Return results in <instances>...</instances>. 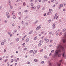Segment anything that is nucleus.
Here are the masks:
<instances>
[{
  "mask_svg": "<svg viewBox=\"0 0 66 66\" xmlns=\"http://www.w3.org/2000/svg\"><path fill=\"white\" fill-rule=\"evenodd\" d=\"M44 63V61H42V62H41V63L42 64H43Z\"/></svg>",
  "mask_w": 66,
  "mask_h": 66,
  "instance_id": "obj_30",
  "label": "nucleus"
},
{
  "mask_svg": "<svg viewBox=\"0 0 66 66\" xmlns=\"http://www.w3.org/2000/svg\"><path fill=\"white\" fill-rule=\"evenodd\" d=\"M55 18H56V19H57V18H58V16H55Z\"/></svg>",
  "mask_w": 66,
  "mask_h": 66,
  "instance_id": "obj_33",
  "label": "nucleus"
},
{
  "mask_svg": "<svg viewBox=\"0 0 66 66\" xmlns=\"http://www.w3.org/2000/svg\"><path fill=\"white\" fill-rule=\"evenodd\" d=\"M7 60H8V59H7L5 60V61H4L5 62H6V61Z\"/></svg>",
  "mask_w": 66,
  "mask_h": 66,
  "instance_id": "obj_41",
  "label": "nucleus"
},
{
  "mask_svg": "<svg viewBox=\"0 0 66 66\" xmlns=\"http://www.w3.org/2000/svg\"><path fill=\"white\" fill-rule=\"evenodd\" d=\"M37 52V50H34V54H35Z\"/></svg>",
  "mask_w": 66,
  "mask_h": 66,
  "instance_id": "obj_7",
  "label": "nucleus"
},
{
  "mask_svg": "<svg viewBox=\"0 0 66 66\" xmlns=\"http://www.w3.org/2000/svg\"><path fill=\"white\" fill-rule=\"evenodd\" d=\"M58 66H60L61 65V63H59V62H58L57 63Z\"/></svg>",
  "mask_w": 66,
  "mask_h": 66,
  "instance_id": "obj_6",
  "label": "nucleus"
},
{
  "mask_svg": "<svg viewBox=\"0 0 66 66\" xmlns=\"http://www.w3.org/2000/svg\"><path fill=\"white\" fill-rule=\"evenodd\" d=\"M14 25H15L14 24H12V26H14Z\"/></svg>",
  "mask_w": 66,
  "mask_h": 66,
  "instance_id": "obj_59",
  "label": "nucleus"
},
{
  "mask_svg": "<svg viewBox=\"0 0 66 66\" xmlns=\"http://www.w3.org/2000/svg\"><path fill=\"white\" fill-rule=\"evenodd\" d=\"M37 39V37H35L34 38V40H36Z\"/></svg>",
  "mask_w": 66,
  "mask_h": 66,
  "instance_id": "obj_13",
  "label": "nucleus"
},
{
  "mask_svg": "<svg viewBox=\"0 0 66 66\" xmlns=\"http://www.w3.org/2000/svg\"><path fill=\"white\" fill-rule=\"evenodd\" d=\"M17 31V30H15L14 32H16Z\"/></svg>",
  "mask_w": 66,
  "mask_h": 66,
  "instance_id": "obj_42",
  "label": "nucleus"
},
{
  "mask_svg": "<svg viewBox=\"0 0 66 66\" xmlns=\"http://www.w3.org/2000/svg\"><path fill=\"white\" fill-rule=\"evenodd\" d=\"M9 14V12H7V13H6V16H7V15H8Z\"/></svg>",
  "mask_w": 66,
  "mask_h": 66,
  "instance_id": "obj_12",
  "label": "nucleus"
},
{
  "mask_svg": "<svg viewBox=\"0 0 66 66\" xmlns=\"http://www.w3.org/2000/svg\"><path fill=\"white\" fill-rule=\"evenodd\" d=\"M33 52V50H30V53H32V52Z\"/></svg>",
  "mask_w": 66,
  "mask_h": 66,
  "instance_id": "obj_20",
  "label": "nucleus"
},
{
  "mask_svg": "<svg viewBox=\"0 0 66 66\" xmlns=\"http://www.w3.org/2000/svg\"><path fill=\"white\" fill-rule=\"evenodd\" d=\"M14 60L13 59H12L11 60V63H12L13 62Z\"/></svg>",
  "mask_w": 66,
  "mask_h": 66,
  "instance_id": "obj_26",
  "label": "nucleus"
},
{
  "mask_svg": "<svg viewBox=\"0 0 66 66\" xmlns=\"http://www.w3.org/2000/svg\"><path fill=\"white\" fill-rule=\"evenodd\" d=\"M38 1V0H36L35 1V2H37Z\"/></svg>",
  "mask_w": 66,
  "mask_h": 66,
  "instance_id": "obj_51",
  "label": "nucleus"
},
{
  "mask_svg": "<svg viewBox=\"0 0 66 66\" xmlns=\"http://www.w3.org/2000/svg\"><path fill=\"white\" fill-rule=\"evenodd\" d=\"M27 57H28V56H25V58H27Z\"/></svg>",
  "mask_w": 66,
  "mask_h": 66,
  "instance_id": "obj_50",
  "label": "nucleus"
},
{
  "mask_svg": "<svg viewBox=\"0 0 66 66\" xmlns=\"http://www.w3.org/2000/svg\"><path fill=\"white\" fill-rule=\"evenodd\" d=\"M17 60L18 61L19 60V58H17Z\"/></svg>",
  "mask_w": 66,
  "mask_h": 66,
  "instance_id": "obj_47",
  "label": "nucleus"
},
{
  "mask_svg": "<svg viewBox=\"0 0 66 66\" xmlns=\"http://www.w3.org/2000/svg\"><path fill=\"white\" fill-rule=\"evenodd\" d=\"M55 24H53V25H52V26H53V27L52 28H53V29H54L55 28Z\"/></svg>",
  "mask_w": 66,
  "mask_h": 66,
  "instance_id": "obj_5",
  "label": "nucleus"
},
{
  "mask_svg": "<svg viewBox=\"0 0 66 66\" xmlns=\"http://www.w3.org/2000/svg\"><path fill=\"white\" fill-rule=\"evenodd\" d=\"M39 29V28H38V27H37V28H36V30H38V29Z\"/></svg>",
  "mask_w": 66,
  "mask_h": 66,
  "instance_id": "obj_22",
  "label": "nucleus"
},
{
  "mask_svg": "<svg viewBox=\"0 0 66 66\" xmlns=\"http://www.w3.org/2000/svg\"><path fill=\"white\" fill-rule=\"evenodd\" d=\"M64 39L63 40V42L64 43H65L66 42V32L65 33V35H64Z\"/></svg>",
  "mask_w": 66,
  "mask_h": 66,
  "instance_id": "obj_2",
  "label": "nucleus"
},
{
  "mask_svg": "<svg viewBox=\"0 0 66 66\" xmlns=\"http://www.w3.org/2000/svg\"><path fill=\"white\" fill-rule=\"evenodd\" d=\"M54 51V50H52V51H51V53H53Z\"/></svg>",
  "mask_w": 66,
  "mask_h": 66,
  "instance_id": "obj_31",
  "label": "nucleus"
},
{
  "mask_svg": "<svg viewBox=\"0 0 66 66\" xmlns=\"http://www.w3.org/2000/svg\"><path fill=\"white\" fill-rule=\"evenodd\" d=\"M12 18H13V19H15L16 17L15 15H13L12 17Z\"/></svg>",
  "mask_w": 66,
  "mask_h": 66,
  "instance_id": "obj_15",
  "label": "nucleus"
},
{
  "mask_svg": "<svg viewBox=\"0 0 66 66\" xmlns=\"http://www.w3.org/2000/svg\"><path fill=\"white\" fill-rule=\"evenodd\" d=\"M58 35H59L58 33H57L56 35L58 36Z\"/></svg>",
  "mask_w": 66,
  "mask_h": 66,
  "instance_id": "obj_57",
  "label": "nucleus"
},
{
  "mask_svg": "<svg viewBox=\"0 0 66 66\" xmlns=\"http://www.w3.org/2000/svg\"><path fill=\"white\" fill-rule=\"evenodd\" d=\"M25 37H23V38H22V39H24V38H25Z\"/></svg>",
  "mask_w": 66,
  "mask_h": 66,
  "instance_id": "obj_52",
  "label": "nucleus"
},
{
  "mask_svg": "<svg viewBox=\"0 0 66 66\" xmlns=\"http://www.w3.org/2000/svg\"><path fill=\"white\" fill-rule=\"evenodd\" d=\"M43 50H42V49L40 51V52H43Z\"/></svg>",
  "mask_w": 66,
  "mask_h": 66,
  "instance_id": "obj_32",
  "label": "nucleus"
},
{
  "mask_svg": "<svg viewBox=\"0 0 66 66\" xmlns=\"http://www.w3.org/2000/svg\"><path fill=\"white\" fill-rule=\"evenodd\" d=\"M46 13H45L44 14V16H46Z\"/></svg>",
  "mask_w": 66,
  "mask_h": 66,
  "instance_id": "obj_60",
  "label": "nucleus"
},
{
  "mask_svg": "<svg viewBox=\"0 0 66 66\" xmlns=\"http://www.w3.org/2000/svg\"><path fill=\"white\" fill-rule=\"evenodd\" d=\"M39 2H41V1H40V0H39Z\"/></svg>",
  "mask_w": 66,
  "mask_h": 66,
  "instance_id": "obj_58",
  "label": "nucleus"
},
{
  "mask_svg": "<svg viewBox=\"0 0 66 66\" xmlns=\"http://www.w3.org/2000/svg\"><path fill=\"white\" fill-rule=\"evenodd\" d=\"M32 31H31L30 32H29V34H31V33H32Z\"/></svg>",
  "mask_w": 66,
  "mask_h": 66,
  "instance_id": "obj_18",
  "label": "nucleus"
},
{
  "mask_svg": "<svg viewBox=\"0 0 66 66\" xmlns=\"http://www.w3.org/2000/svg\"><path fill=\"white\" fill-rule=\"evenodd\" d=\"M17 64V63H15V66H16V65Z\"/></svg>",
  "mask_w": 66,
  "mask_h": 66,
  "instance_id": "obj_38",
  "label": "nucleus"
},
{
  "mask_svg": "<svg viewBox=\"0 0 66 66\" xmlns=\"http://www.w3.org/2000/svg\"><path fill=\"white\" fill-rule=\"evenodd\" d=\"M64 53H62V56H63V57H64Z\"/></svg>",
  "mask_w": 66,
  "mask_h": 66,
  "instance_id": "obj_8",
  "label": "nucleus"
},
{
  "mask_svg": "<svg viewBox=\"0 0 66 66\" xmlns=\"http://www.w3.org/2000/svg\"><path fill=\"white\" fill-rule=\"evenodd\" d=\"M42 45V44L41 43H39L38 44V46H40Z\"/></svg>",
  "mask_w": 66,
  "mask_h": 66,
  "instance_id": "obj_14",
  "label": "nucleus"
},
{
  "mask_svg": "<svg viewBox=\"0 0 66 66\" xmlns=\"http://www.w3.org/2000/svg\"><path fill=\"white\" fill-rule=\"evenodd\" d=\"M39 43H43V41L41 40H40L39 41Z\"/></svg>",
  "mask_w": 66,
  "mask_h": 66,
  "instance_id": "obj_17",
  "label": "nucleus"
},
{
  "mask_svg": "<svg viewBox=\"0 0 66 66\" xmlns=\"http://www.w3.org/2000/svg\"><path fill=\"white\" fill-rule=\"evenodd\" d=\"M57 14H56L55 15V16H57Z\"/></svg>",
  "mask_w": 66,
  "mask_h": 66,
  "instance_id": "obj_61",
  "label": "nucleus"
},
{
  "mask_svg": "<svg viewBox=\"0 0 66 66\" xmlns=\"http://www.w3.org/2000/svg\"><path fill=\"white\" fill-rule=\"evenodd\" d=\"M66 30V29H63V31L64 32H65Z\"/></svg>",
  "mask_w": 66,
  "mask_h": 66,
  "instance_id": "obj_24",
  "label": "nucleus"
},
{
  "mask_svg": "<svg viewBox=\"0 0 66 66\" xmlns=\"http://www.w3.org/2000/svg\"><path fill=\"white\" fill-rule=\"evenodd\" d=\"M38 28L40 29L41 28V26H39V27H38Z\"/></svg>",
  "mask_w": 66,
  "mask_h": 66,
  "instance_id": "obj_19",
  "label": "nucleus"
},
{
  "mask_svg": "<svg viewBox=\"0 0 66 66\" xmlns=\"http://www.w3.org/2000/svg\"><path fill=\"white\" fill-rule=\"evenodd\" d=\"M24 12H27V10H25L24 11Z\"/></svg>",
  "mask_w": 66,
  "mask_h": 66,
  "instance_id": "obj_49",
  "label": "nucleus"
},
{
  "mask_svg": "<svg viewBox=\"0 0 66 66\" xmlns=\"http://www.w3.org/2000/svg\"><path fill=\"white\" fill-rule=\"evenodd\" d=\"M23 5L24 6H25L26 5V3L25 2H23Z\"/></svg>",
  "mask_w": 66,
  "mask_h": 66,
  "instance_id": "obj_10",
  "label": "nucleus"
},
{
  "mask_svg": "<svg viewBox=\"0 0 66 66\" xmlns=\"http://www.w3.org/2000/svg\"><path fill=\"white\" fill-rule=\"evenodd\" d=\"M62 60H60V61H59V62H60H60H62Z\"/></svg>",
  "mask_w": 66,
  "mask_h": 66,
  "instance_id": "obj_34",
  "label": "nucleus"
},
{
  "mask_svg": "<svg viewBox=\"0 0 66 66\" xmlns=\"http://www.w3.org/2000/svg\"><path fill=\"white\" fill-rule=\"evenodd\" d=\"M8 57V56H6V58H7Z\"/></svg>",
  "mask_w": 66,
  "mask_h": 66,
  "instance_id": "obj_62",
  "label": "nucleus"
},
{
  "mask_svg": "<svg viewBox=\"0 0 66 66\" xmlns=\"http://www.w3.org/2000/svg\"><path fill=\"white\" fill-rule=\"evenodd\" d=\"M25 44V43H23L22 44V46H24Z\"/></svg>",
  "mask_w": 66,
  "mask_h": 66,
  "instance_id": "obj_28",
  "label": "nucleus"
},
{
  "mask_svg": "<svg viewBox=\"0 0 66 66\" xmlns=\"http://www.w3.org/2000/svg\"><path fill=\"white\" fill-rule=\"evenodd\" d=\"M35 8H36V7L35 6V7H31V9H35Z\"/></svg>",
  "mask_w": 66,
  "mask_h": 66,
  "instance_id": "obj_11",
  "label": "nucleus"
},
{
  "mask_svg": "<svg viewBox=\"0 0 66 66\" xmlns=\"http://www.w3.org/2000/svg\"><path fill=\"white\" fill-rule=\"evenodd\" d=\"M33 1V0H31L30 2H32Z\"/></svg>",
  "mask_w": 66,
  "mask_h": 66,
  "instance_id": "obj_64",
  "label": "nucleus"
},
{
  "mask_svg": "<svg viewBox=\"0 0 66 66\" xmlns=\"http://www.w3.org/2000/svg\"><path fill=\"white\" fill-rule=\"evenodd\" d=\"M57 48L58 50H57L56 51L55 53L54 54V56L55 57H57V56L58 57H60L61 56V54H59V52H61L60 49L61 48L62 50L63 51H64V48L61 45V44L59 45L57 47Z\"/></svg>",
  "mask_w": 66,
  "mask_h": 66,
  "instance_id": "obj_1",
  "label": "nucleus"
},
{
  "mask_svg": "<svg viewBox=\"0 0 66 66\" xmlns=\"http://www.w3.org/2000/svg\"><path fill=\"white\" fill-rule=\"evenodd\" d=\"M19 38H17V39H16V41L17 42H18L19 41Z\"/></svg>",
  "mask_w": 66,
  "mask_h": 66,
  "instance_id": "obj_16",
  "label": "nucleus"
},
{
  "mask_svg": "<svg viewBox=\"0 0 66 66\" xmlns=\"http://www.w3.org/2000/svg\"><path fill=\"white\" fill-rule=\"evenodd\" d=\"M29 41V38H27V39L26 40V42H28V41Z\"/></svg>",
  "mask_w": 66,
  "mask_h": 66,
  "instance_id": "obj_9",
  "label": "nucleus"
},
{
  "mask_svg": "<svg viewBox=\"0 0 66 66\" xmlns=\"http://www.w3.org/2000/svg\"><path fill=\"white\" fill-rule=\"evenodd\" d=\"M33 3H31V6H33Z\"/></svg>",
  "mask_w": 66,
  "mask_h": 66,
  "instance_id": "obj_35",
  "label": "nucleus"
},
{
  "mask_svg": "<svg viewBox=\"0 0 66 66\" xmlns=\"http://www.w3.org/2000/svg\"><path fill=\"white\" fill-rule=\"evenodd\" d=\"M14 61H15V62H17V60H16L15 59Z\"/></svg>",
  "mask_w": 66,
  "mask_h": 66,
  "instance_id": "obj_40",
  "label": "nucleus"
},
{
  "mask_svg": "<svg viewBox=\"0 0 66 66\" xmlns=\"http://www.w3.org/2000/svg\"><path fill=\"white\" fill-rule=\"evenodd\" d=\"M49 41V40H48V39H47V40L46 41V43H47Z\"/></svg>",
  "mask_w": 66,
  "mask_h": 66,
  "instance_id": "obj_25",
  "label": "nucleus"
},
{
  "mask_svg": "<svg viewBox=\"0 0 66 66\" xmlns=\"http://www.w3.org/2000/svg\"><path fill=\"white\" fill-rule=\"evenodd\" d=\"M45 2V0L43 1V2H42V3H44V2Z\"/></svg>",
  "mask_w": 66,
  "mask_h": 66,
  "instance_id": "obj_55",
  "label": "nucleus"
},
{
  "mask_svg": "<svg viewBox=\"0 0 66 66\" xmlns=\"http://www.w3.org/2000/svg\"><path fill=\"white\" fill-rule=\"evenodd\" d=\"M26 50H27V48H25L24 49V51H26Z\"/></svg>",
  "mask_w": 66,
  "mask_h": 66,
  "instance_id": "obj_37",
  "label": "nucleus"
},
{
  "mask_svg": "<svg viewBox=\"0 0 66 66\" xmlns=\"http://www.w3.org/2000/svg\"><path fill=\"white\" fill-rule=\"evenodd\" d=\"M4 43L3 42H2V43H1V45H4Z\"/></svg>",
  "mask_w": 66,
  "mask_h": 66,
  "instance_id": "obj_27",
  "label": "nucleus"
},
{
  "mask_svg": "<svg viewBox=\"0 0 66 66\" xmlns=\"http://www.w3.org/2000/svg\"><path fill=\"white\" fill-rule=\"evenodd\" d=\"M6 50H4V52H6Z\"/></svg>",
  "mask_w": 66,
  "mask_h": 66,
  "instance_id": "obj_53",
  "label": "nucleus"
},
{
  "mask_svg": "<svg viewBox=\"0 0 66 66\" xmlns=\"http://www.w3.org/2000/svg\"><path fill=\"white\" fill-rule=\"evenodd\" d=\"M50 56H51V53H50L49 54V55Z\"/></svg>",
  "mask_w": 66,
  "mask_h": 66,
  "instance_id": "obj_45",
  "label": "nucleus"
},
{
  "mask_svg": "<svg viewBox=\"0 0 66 66\" xmlns=\"http://www.w3.org/2000/svg\"><path fill=\"white\" fill-rule=\"evenodd\" d=\"M48 3H50V1H48Z\"/></svg>",
  "mask_w": 66,
  "mask_h": 66,
  "instance_id": "obj_54",
  "label": "nucleus"
},
{
  "mask_svg": "<svg viewBox=\"0 0 66 66\" xmlns=\"http://www.w3.org/2000/svg\"><path fill=\"white\" fill-rule=\"evenodd\" d=\"M38 61V60H37V59H34V61L35 62H37Z\"/></svg>",
  "mask_w": 66,
  "mask_h": 66,
  "instance_id": "obj_23",
  "label": "nucleus"
},
{
  "mask_svg": "<svg viewBox=\"0 0 66 66\" xmlns=\"http://www.w3.org/2000/svg\"><path fill=\"white\" fill-rule=\"evenodd\" d=\"M50 13L49 12H48L47 13V15H50Z\"/></svg>",
  "mask_w": 66,
  "mask_h": 66,
  "instance_id": "obj_29",
  "label": "nucleus"
},
{
  "mask_svg": "<svg viewBox=\"0 0 66 66\" xmlns=\"http://www.w3.org/2000/svg\"><path fill=\"white\" fill-rule=\"evenodd\" d=\"M60 35H62V32H60Z\"/></svg>",
  "mask_w": 66,
  "mask_h": 66,
  "instance_id": "obj_43",
  "label": "nucleus"
},
{
  "mask_svg": "<svg viewBox=\"0 0 66 66\" xmlns=\"http://www.w3.org/2000/svg\"><path fill=\"white\" fill-rule=\"evenodd\" d=\"M52 34V33L51 32H50L49 34Z\"/></svg>",
  "mask_w": 66,
  "mask_h": 66,
  "instance_id": "obj_63",
  "label": "nucleus"
},
{
  "mask_svg": "<svg viewBox=\"0 0 66 66\" xmlns=\"http://www.w3.org/2000/svg\"><path fill=\"white\" fill-rule=\"evenodd\" d=\"M64 6H65V5H66V4H65V3H64Z\"/></svg>",
  "mask_w": 66,
  "mask_h": 66,
  "instance_id": "obj_56",
  "label": "nucleus"
},
{
  "mask_svg": "<svg viewBox=\"0 0 66 66\" xmlns=\"http://www.w3.org/2000/svg\"><path fill=\"white\" fill-rule=\"evenodd\" d=\"M49 11L51 13L52 12H53V10L52 9H50L49 10Z\"/></svg>",
  "mask_w": 66,
  "mask_h": 66,
  "instance_id": "obj_4",
  "label": "nucleus"
},
{
  "mask_svg": "<svg viewBox=\"0 0 66 66\" xmlns=\"http://www.w3.org/2000/svg\"><path fill=\"white\" fill-rule=\"evenodd\" d=\"M59 9H61V7L63 6V4H60L59 5Z\"/></svg>",
  "mask_w": 66,
  "mask_h": 66,
  "instance_id": "obj_3",
  "label": "nucleus"
},
{
  "mask_svg": "<svg viewBox=\"0 0 66 66\" xmlns=\"http://www.w3.org/2000/svg\"><path fill=\"white\" fill-rule=\"evenodd\" d=\"M48 22H51V20H48Z\"/></svg>",
  "mask_w": 66,
  "mask_h": 66,
  "instance_id": "obj_39",
  "label": "nucleus"
},
{
  "mask_svg": "<svg viewBox=\"0 0 66 66\" xmlns=\"http://www.w3.org/2000/svg\"><path fill=\"white\" fill-rule=\"evenodd\" d=\"M49 66H52L51 65V63H50L49 64Z\"/></svg>",
  "mask_w": 66,
  "mask_h": 66,
  "instance_id": "obj_48",
  "label": "nucleus"
},
{
  "mask_svg": "<svg viewBox=\"0 0 66 66\" xmlns=\"http://www.w3.org/2000/svg\"><path fill=\"white\" fill-rule=\"evenodd\" d=\"M10 9H12L13 8V7L12 6H10Z\"/></svg>",
  "mask_w": 66,
  "mask_h": 66,
  "instance_id": "obj_36",
  "label": "nucleus"
},
{
  "mask_svg": "<svg viewBox=\"0 0 66 66\" xmlns=\"http://www.w3.org/2000/svg\"><path fill=\"white\" fill-rule=\"evenodd\" d=\"M27 64H30V62H28L27 63Z\"/></svg>",
  "mask_w": 66,
  "mask_h": 66,
  "instance_id": "obj_44",
  "label": "nucleus"
},
{
  "mask_svg": "<svg viewBox=\"0 0 66 66\" xmlns=\"http://www.w3.org/2000/svg\"><path fill=\"white\" fill-rule=\"evenodd\" d=\"M10 17V15H8V16H7V18H9V17Z\"/></svg>",
  "mask_w": 66,
  "mask_h": 66,
  "instance_id": "obj_46",
  "label": "nucleus"
},
{
  "mask_svg": "<svg viewBox=\"0 0 66 66\" xmlns=\"http://www.w3.org/2000/svg\"><path fill=\"white\" fill-rule=\"evenodd\" d=\"M40 5H38L37 7V8H38V9H39L40 7Z\"/></svg>",
  "mask_w": 66,
  "mask_h": 66,
  "instance_id": "obj_21",
  "label": "nucleus"
}]
</instances>
